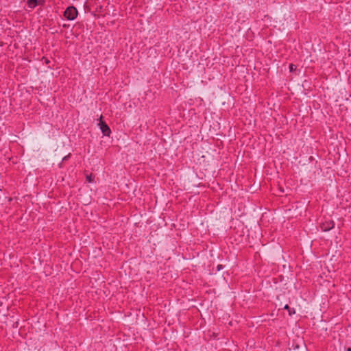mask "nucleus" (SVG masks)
<instances>
[{"instance_id": "1", "label": "nucleus", "mask_w": 351, "mask_h": 351, "mask_svg": "<svg viewBox=\"0 0 351 351\" xmlns=\"http://www.w3.org/2000/svg\"><path fill=\"white\" fill-rule=\"evenodd\" d=\"M64 16L68 20H74L77 16V10L73 6L69 7L64 11Z\"/></svg>"}, {"instance_id": "2", "label": "nucleus", "mask_w": 351, "mask_h": 351, "mask_svg": "<svg viewBox=\"0 0 351 351\" xmlns=\"http://www.w3.org/2000/svg\"><path fill=\"white\" fill-rule=\"evenodd\" d=\"M334 227V222L331 220L324 221L320 225L321 229L326 232L331 230Z\"/></svg>"}, {"instance_id": "3", "label": "nucleus", "mask_w": 351, "mask_h": 351, "mask_svg": "<svg viewBox=\"0 0 351 351\" xmlns=\"http://www.w3.org/2000/svg\"><path fill=\"white\" fill-rule=\"evenodd\" d=\"M99 125L100 126V129H101L103 134L104 136H110L111 131H110V129L109 128V127L108 126V125L101 121L99 122Z\"/></svg>"}, {"instance_id": "4", "label": "nucleus", "mask_w": 351, "mask_h": 351, "mask_svg": "<svg viewBox=\"0 0 351 351\" xmlns=\"http://www.w3.org/2000/svg\"><path fill=\"white\" fill-rule=\"evenodd\" d=\"M27 5L30 8H34L37 5L41 4L43 0H26Z\"/></svg>"}, {"instance_id": "5", "label": "nucleus", "mask_w": 351, "mask_h": 351, "mask_svg": "<svg viewBox=\"0 0 351 351\" xmlns=\"http://www.w3.org/2000/svg\"><path fill=\"white\" fill-rule=\"evenodd\" d=\"M86 180L88 182H93V178H92V175H88L86 176Z\"/></svg>"}, {"instance_id": "6", "label": "nucleus", "mask_w": 351, "mask_h": 351, "mask_svg": "<svg viewBox=\"0 0 351 351\" xmlns=\"http://www.w3.org/2000/svg\"><path fill=\"white\" fill-rule=\"evenodd\" d=\"M295 69H296L295 66V65H293V64H291L289 65V70H290L291 71H292L295 70Z\"/></svg>"}, {"instance_id": "7", "label": "nucleus", "mask_w": 351, "mask_h": 351, "mask_svg": "<svg viewBox=\"0 0 351 351\" xmlns=\"http://www.w3.org/2000/svg\"><path fill=\"white\" fill-rule=\"evenodd\" d=\"M295 312L294 310H291V308L289 310V314L291 315L292 314H294Z\"/></svg>"}, {"instance_id": "8", "label": "nucleus", "mask_w": 351, "mask_h": 351, "mask_svg": "<svg viewBox=\"0 0 351 351\" xmlns=\"http://www.w3.org/2000/svg\"><path fill=\"white\" fill-rule=\"evenodd\" d=\"M285 309H287L288 311L290 309L289 306L288 304H286L284 307Z\"/></svg>"}, {"instance_id": "9", "label": "nucleus", "mask_w": 351, "mask_h": 351, "mask_svg": "<svg viewBox=\"0 0 351 351\" xmlns=\"http://www.w3.org/2000/svg\"><path fill=\"white\" fill-rule=\"evenodd\" d=\"M221 269V265H218V266H217V269H218V270H220Z\"/></svg>"}]
</instances>
